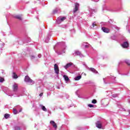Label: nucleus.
I'll list each match as a JSON object with an SVG mask.
<instances>
[{
	"label": "nucleus",
	"mask_w": 130,
	"mask_h": 130,
	"mask_svg": "<svg viewBox=\"0 0 130 130\" xmlns=\"http://www.w3.org/2000/svg\"><path fill=\"white\" fill-rule=\"evenodd\" d=\"M96 126L98 128H101L102 125L101 124V122L100 121H98L96 123Z\"/></svg>",
	"instance_id": "obj_12"
},
{
	"label": "nucleus",
	"mask_w": 130,
	"mask_h": 130,
	"mask_svg": "<svg viewBox=\"0 0 130 130\" xmlns=\"http://www.w3.org/2000/svg\"><path fill=\"white\" fill-rule=\"evenodd\" d=\"M58 44H60V45L62 46V47L63 49L62 51L61 52L58 54H62V53H64V52H66V47H67V46H66V43L64 42H62L61 43H58L57 44H56L55 46H57Z\"/></svg>",
	"instance_id": "obj_2"
},
{
	"label": "nucleus",
	"mask_w": 130,
	"mask_h": 130,
	"mask_svg": "<svg viewBox=\"0 0 130 130\" xmlns=\"http://www.w3.org/2000/svg\"><path fill=\"white\" fill-rule=\"evenodd\" d=\"M24 81L26 83H31L32 84H34L35 82L33 81L31 79H30V77L29 76H25L24 78Z\"/></svg>",
	"instance_id": "obj_4"
},
{
	"label": "nucleus",
	"mask_w": 130,
	"mask_h": 130,
	"mask_svg": "<svg viewBox=\"0 0 130 130\" xmlns=\"http://www.w3.org/2000/svg\"><path fill=\"white\" fill-rule=\"evenodd\" d=\"M38 57H39V58H40V57H41V54H39V55H38Z\"/></svg>",
	"instance_id": "obj_33"
},
{
	"label": "nucleus",
	"mask_w": 130,
	"mask_h": 130,
	"mask_svg": "<svg viewBox=\"0 0 130 130\" xmlns=\"http://www.w3.org/2000/svg\"><path fill=\"white\" fill-rule=\"evenodd\" d=\"M54 48H55V47H54Z\"/></svg>",
	"instance_id": "obj_42"
},
{
	"label": "nucleus",
	"mask_w": 130,
	"mask_h": 130,
	"mask_svg": "<svg viewBox=\"0 0 130 130\" xmlns=\"http://www.w3.org/2000/svg\"><path fill=\"white\" fill-rule=\"evenodd\" d=\"M95 26H96V22H94L92 23V26H91V28H93L95 27Z\"/></svg>",
	"instance_id": "obj_30"
},
{
	"label": "nucleus",
	"mask_w": 130,
	"mask_h": 130,
	"mask_svg": "<svg viewBox=\"0 0 130 130\" xmlns=\"http://www.w3.org/2000/svg\"><path fill=\"white\" fill-rule=\"evenodd\" d=\"M54 70L56 74L58 75L59 74V68L56 64L54 65Z\"/></svg>",
	"instance_id": "obj_5"
},
{
	"label": "nucleus",
	"mask_w": 130,
	"mask_h": 130,
	"mask_svg": "<svg viewBox=\"0 0 130 130\" xmlns=\"http://www.w3.org/2000/svg\"><path fill=\"white\" fill-rule=\"evenodd\" d=\"M50 123L51 124H52V125L53 126V127L55 129H56V128H57V125H56V123H55V122L54 121H50Z\"/></svg>",
	"instance_id": "obj_8"
},
{
	"label": "nucleus",
	"mask_w": 130,
	"mask_h": 130,
	"mask_svg": "<svg viewBox=\"0 0 130 130\" xmlns=\"http://www.w3.org/2000/svg\"><path fill=\"white\" fill-rule=\"evenodd\" d=\"M71 66H73V63L70 62L69 63H68L65 66H64V68L66 70H68V69H69V68H70Z\"/></svg>",
	"instance_id": "obj_11"
},
{
	"label": "nucleus",
	"mask_w": 130,
	"mask_h": 130,
	"mask_svg": "<svg viewBox=\"0 0 130 130\" xmlns=\"http://www.w3.org/2000/svg\"><path fill=\"white\" fill-rule=\"evenodd\" d=\"M125 62L128 64V66H129L130 65V61L129 60H125Z\"/></svg>",
	"instance_id": "obj_25"
},
{
	"label": "nucleus",
	"mask_w": 130,
	"mask_h": 130,
	"mask_svg": "<svg viewBox=\"0 0 130 130\" xmlns=\"http://www.w3.org/2000/svg\"><path fill=\"white\" fill-rule=\"evenodd\" d=\"M102 30L105 33H109V32H110L109 29H108L106 27H102Z\"/></svg>",
	"instance_id": "obj_9"
},
{
	"label": "nucleus",
	"mask_w": 130,
	"mask_h": 130,
	"mask_svg": "<svg viewBox=\"0 0 130 130\" xmlns=\"http://www.w3.org/2000/svg\"><path fill=\"white\" fill-rule=\"evenodd\" d=\"M3 47H4V43L0 41V50H2Z\"/></svg>",
	"instance_id": "obj_22"
},
{
	"label": "nucleus",
	"mask_w": 130,
	"mask_h": 130,
	"mask_svg": "<svg viewBox=\"0 0 130 130\" xmlns=\"http://www.w3.org/2000/svg\"><path fill=\"white\" fill-rule=\"evenodd\" d=\"M13 113L14 114H17V113H19V112H18V111H17V110H16V109H13Z\"/></svg>",
	"instance_id": "obj_26"
},
{
	"label": "nucleus",
	"mask_w": 130,
	"mask_h": 130,
	"mask_svg": "<svg viewBox=\"0 0 130 130\" xmlns=\"http://www.w3.org/2000/svg\"><path fill=\"white\" fill-rule=\"evenodd\" d=\"M78 92V90L77 91V92H76V94H77V92Z\"/></svg>",
	"instance_id": "obj_41"
},
{
	"label": "nucleus",
	"mask_w": 130,
	"mask_h": 130,
	"mask_svg": "<svg viewBox=\"0 0 130 130\" xmlns=\"http://www.w3.org/2000/svg\"><path fill=\"white\" fill-rule=\"evenodd\" d=\"M40 108H41V109H42V110L43 111H45V112H46V111H47V109H46V108H45V106H44L42 105H40Z\"/></svg>",
	"instance_id": "obj_15"
},
{
	"label": "nucleus",
	"mask_w": 130,
	"mask_h": 130,
	"mask_svg": "<svg viewBox=\"0 0 130 130\" xmlns=\"http://www.w3.org/2000/svg\"><path fill=\"white\" fill-rule=\"evenodd\" d=\"M45 42H46V43H48V42H49V37H47V38L45 40Z\"/></svg>",
	"instance_id": "obj_24"
},
{
	"label": "nucleus",
	"mask_w": 130,
	"mask_h": 130,
	"mask_svg": "<svg viewBox=\"0 0 130 130\" xmlns=\"http://www.w3.org/2000/svg\"><path fill=\"white\" fill-rule=\"evenodd\" d=\"M85 47L86 48H87V47H88V45H85Z\"/></svg>",
	"instance_id": "obj_39"
},
{
	"label": "nucleus",
	"mask_w": 130,
	"mask_h": 130,
	"mask_svg": "<svg viewBox=\"0 0 130 130\" xmlns=\"http://www.w3.org/2000/svg\"><path fill=\"white\" fill-rule=\"evenodd\" d=\"M111 39H113V40H114V39H115V38H114V37H112Z\"/></svg>",
	"instance_id": "obj_37"
},
{
	"label": "nucleus",
	"mask_w": 130,
	"mask_h": 130,
	"mask_svg": "<svg viewBox=\"0 0 130 130\" xmlns=\"http://www.w3.org/2000/svg\"><path fill=\"white\" fill-rule=\"evenodd\" d=\"M31 59H33V58H35V56L34 55L30 56Z\"/></svg>",
	"instance_id": "obj_32"
},
{
	"label": "nucleus",
	"mask_w": 130,
	"mask_h": 130,
	"mask_svg": "<svg viewBox=\"0 0 130 130\" xmlns=\"http://www.w3.org/2000/svg\"><path fill=\"white\" fill-rule=\"evenodd\" d=\"M43 95V93H41L40 94V97H42Z\"/></svg>",
	"instance_id": "obj_34"
},
{
	"label": "nucleus",
	"mask_w": 130,
	"mask_h": 130,
	"mask_svg": "<svg viewBox=\"0 0 130 130\" xmlns=\"http://www.w3.org/2000/svg\"><path fill=\"white\" fill-rule=\"evenodd\" d=\"M12 77L13 79H18V75H17V74H16V73L14 72L13 73Z\"/></svg>",
	"instance_id": "obj_19"
},
{
	"label": "nucleus",
	"mask_w": 130,
	"mask_h": 130,
	"mask_svg": "<svg viewBox=\"0 0 130 130\" xmlns=\"http://www.w3.org/2000/svg\"><path fill=\"white\" fill-rule=\"evenodd\" d=\"M4 117H5V118H6V119H8V118H9V117H10V114H5L4 115Z\"/></svg>",
	"instance_id": "obj_21"
},
{
	"label": "nucleus",
	"mask_w": 130,
	"mask_h": 130,
	"mask_svg": "<svg viewBox=\"0 0 130 130\" xmlns=\"http://www.w3.org/2000/svg\"><path fill=\"white\" fill-rule=\"evenodd\" d=\"M81 79H82V76H81V75L76 76V77L75 78V81H79V80H81Z\"/></svg>",
	"instance_id": "obj_17"
},
{
	"label": "nucleus",
	"mask_w": 130,
	"mask_h": 130,
	"mask_svg": "<svg viewBox=\"0 0 130 130\" xmlns=\"http://www.w3.org/2000/svg\"><path fill=\"white\" fill-rule=\"evenodd\" d=\"M63 78L66 83H68L70 81V78H69V77L67 75H63Z\"/></svg>",
	"instance_id": "obj_14"
},
{
	"label": "nucleus",
	"mask_w": 130,
	"mask_h": 130,
	"mask_svg": "<svg viewBox=\"0 0 130 130\" xmlns=\"http://www.w3.org/2000/svg\"><path fill=\"white\" fill-rule=\"evenodd\" d=\"M15 130H21V128L18 126H16L15 127Z\"/></svg>",
	"instance_id": "obj_29"
},
{
	"label": "nucleus",
	"mask_w": 130,
	"mask_h": 130,
	"mask_svg": "<svg viewBox=\"0 0 130 130\" xmlns=\"http://www.w3.org/2000/svg\"><path fill=\"white\" fill-rule=\"evenodd\" d=\"M74 54L75 55H79V56H82V54H81V52L78 50L75 51Z\"/></svg>",
	"instance_id": "obj_16"
},
{
	"label": "nucleus",
	"mask_w": 130,
	"mask_h": 130,
	"mask_svg": "<svg viewBox=\"0 0 130 130\" xmlns=\"http://www.w3.org/2000/svg\"><path fill=\"white\" fill-rule=\"evenodd\" d=\"M118 96V94H114L112 95V97H113V98H115L116 97H117Z\"/></svg>",
	"instance_id": "obj_28"
},
{
	"label": "nucleus",
	"mask_w": 130,
	"mask_h": 130,
	"mask_svg": "<svg viewBox=\"0 0 130 130\" xmlns=\"http://www.w3.org/2000/svg\"><path fill=\"white\" fill-rule=\"evenodd\" d=\"M93 1V2H95V3H97L99 1V0H92Z\"/></svg>",
	"instance_id": "obj_35"
},
{
	"label": "nucleus",
	"mask_w": 130,
	"mask_h": 130,
	"mask_svg": "<svg viewBox=\"0 0 130 130\" xmlns=\"http://www.w3.org/2000/svg\"><path fill=\"white\" fill-rule=\"evenodd\" d=\"M11 96H14V94H11Z\"/></svg>",
	"instance_id": "obj_40"
},
{
	"label": "nucleus",
	"mask_w": 130,
	"mask_h": 130,
	"mask_svg": "<svg viewBox=\"0 0 130 130\" xmlns=\"http://www.w3.org/2000/svg\"><path fill=\"white\" fill-rule=\"evenodd\" d=\"M80 7V4L79 3L75 4V8L73 9V13H76L77 11L79 10V7Z\"/></svg>",
	"instance_id": "obj_6"
},
{
	"label": "nucleus",
	"mask_w": 130,
	"mask_h": 130,
	"mask_svg": "<svg viewBox=\"0 0 130 130\" xmlns=\"http://www.w3.org/2000/svg\"><path fill=\"white\" fill-rule=\"evenodd\" d=\"M70 97V95L69 94H66V98H69Z\"/></svg>",
	"instance_id": "obj_36"
},
{
	"label": "nucleus",
	"mask_w": 130,
	"mask_h": 130,
	"mask_svg": "<svg viewBox=\"0 0 130 130\" xmlns=\"http://www.w3.org/2000/svg\"><path fill=\"white\" fill-rule=\"evenodd\" d=\"M12 89L13 92H17V91H18V84L14 83L12 86Z\"/></svg>",
	"instance_id": "obj_7"
},
{
	"label": "nucleus",
	"mask_w": 130,
	"mask_h": 130,
	"mask_svg": "<svg viewBox=\"0 0 130 130\" xmlns=\"http://www.w3.org/2000/svg\"><path fill=\"white\" fill-rule=\"evenodd\" d=\"M108 79H110L113 81V83H115L116 82V80H115V79H116V77L111 75L110 76L107 77L106 78H103L104 83L105 84H107V82H106V81H108Z\"/></svg>",
	"instance_id": "obj_1"
},
{
	"label": "nucleus",
	"mask_w": 130,
	"mask_h": 130,
	"mask_svg": "<svg viewBox=\"0 0 130 130\" xmlns=\"http://www.w3.org/2000/svg\"><path fill=\"white\" fill-rule=\"evenodd\" d=\"M88 107H90V108H92V107H94V105H93L92 104H89Z\"/></svg>",
	"instance_id": "obj_31"
},
{
	"label": "nucleus",
	"mask_w": 130,
	"mask_h": 130,
	"mask_svg": "<svg viewBox=\"0 0 130 130\" xmlns=\"http://www.w3.org/2000/svg\"><path fill=\"white\" fill-rule=\"evenodd\" d=\"M16 19H18V20H22V15H16L15 16Z\"/></svg>",
	"instance_id": "obj_18"
},
{
	"label": "nucleus",
	"mask_w": 130,
	"mask_h": 130,
	"mask_svg": "<svg viewBox=\"0 0 130 130\" xmlns=\"http://www.w3.org/2000/svg\"><path fill=\"white\" fill-rule=\"evenodd\" d=\"M59 8H56L55 10L53 11V14H56L58 12Z\"/></svg>",
	"instance_id": "obj_20"
},
{
	"label": "nucleus",
	"mask_w": 130,
	"mask_h": 130,
	"mask_svg": "<svg viewBox=\"0 0 130 130\" xmlns=\"http://www.w3.org/2000/svg\"><path fill=\"white\" fill-rule=\"evenodd\" d=\"M5 81V78L3 77H0V83H3V82Z\"/></svg>",
	"instance_id": "obj_23"
},
{
	"label": "nucleus",
	"mask_w": 130,
	"mask_h": 130,
	"mask_svg": "<svg viewBox=\"0 0 130 130\" xmlns=\"http://www.w3.org/2000/svg\"><path fill=\"white\" fill-rule=\"evenodd\" d=\"M88 70H89V71H91V72H92V73H94V74H98V71H96L94 68H88Z\"/></svg>",
	"instance_id": "obj_13"
},
{
	"label": "nucleus",
	"mask_w": 130,
	"mask_h": 130,
	"mask_svg": "<svg viewBox=\"0 0 130 130\" xmlns=\"http://www.w3.org/2000/svg\"><path fill=\"white\" fill-rule=\"evenodd\" d=\"M19 112H22V109H21V108H20V110H19Z\"/></svg>",
	"instance_id": "obj_38"
},
{
	"label": "nucleus",
	"mask_w": 130,
	"mask_h": 130,
	"mask_svg": "<svg viewBox=\"0 0 130 130\" xmlns=\"http://www.w3.org/2000/svg\"><path fill=\"white\" fill-rule=\"evenodd\" d=\"M66 19H67V17H66L60 16L57 18L56 20V22L58 24H60V23H61V22H63V21L66 20Z\"/></svg>",
	"instance_id": "obj_3"
},
{
	"label": "nucleus",
	"mask_w": 130,
	"mask_h": 130,
	"mask_svg": "<svg viewBox=\"0 0 130 130\" xmlns=\"http://www.w3.org/2000/svg\"><path fill=\"white\" fill-rule=\"evenodd\" d=\"M92 103L93 104H96V103H97V101L96 100L94 99L92 101Z\"/></svg>",
	"instance_id": "obj_27"
},
{
	"label": "nucleus",
	"mask_w": 130,
	"mask_h": 130,
	"mask_svg": "<svg viewBox=\"0 0 130 130\" xmlns=\"http://www.w3.org/2000/svg\"><path fill=\"white\" fill-rule=\"evenodd\" d=\"M122 47L123 48H127V47H128V42H124V43H123V44H122Z\"/></svg>",
	"instance_id": "obj_10"
}]
</instances>
